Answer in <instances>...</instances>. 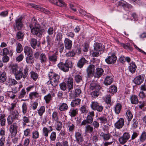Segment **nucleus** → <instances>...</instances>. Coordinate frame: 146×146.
Wrapping results in <instances>:
<instances>
[{
  "label": "nucleus",
  "mask_w": 146,
  "mask_h": 146,
  "mask_svg": "<svg viewBox=\"0 0 146 146\" xmlns=\"http://www.w3.org/2000/svg\"><path fill=\"white\" fill-rule=\"evenodd\" d=\"M68 109V105L66 103H63L60 104L59 107V110L61 111H66Z\"/></svg>",
  "instance_id": "nucleus-35"
},
{
  "label": "nucleus",
  "mask_w": 146,
  "mask_h": 146,
  "mask_svg": "<svg viewBox=\"0 0 146 146\" xmlns=\"http://www.w3.org/2000/svg\"><path fill=\"white\" fill-rule=\"evenodd\" d=\"M116 41L117 43L121 46H122L124 48L128 49L130 50H132L133 48L129 43H127L126 44H125L122 43L120 42L118 40H117Z\"/></svg>",
  "instance_id": "nucleus-33"
},
{
  "label": "nucleus",
  "mask_w": 146,
  "mask_h": 146,
  "mask_svg": "<svg viewBox=\"0 0 146 146\" xmlns=\"http://www.w3.org/2000/svg\"><path fill=\"white\" fill-rule=\"evenodd\" d=\"M65 126L67 129L68 131L70 132H72L74 131L75 128L74 124L71 121L66 122L65 123Z\"/></svg>",
  "instance_id": "nucleus-11"
},
{
  "label": "nucleus",
  "mask_w": 146,
  "mask_h": 146,
  "mask_svg": "<svg viewBox=\"0 0 146 146\" xmlns=\"http://www.w3.org/2000/svg\"><path fill=\"white\" fill-rule=\"evenodd\" d=\"M80 102L81 100L80 99H76L72 101L70 105L72 107H75L79 105L80 103Z\"/></svg>",
  "instance_id": "nucleus-38"
},
{
  "label": "nucleus",
  "mask_w": 146,
  "mask_h": 146,
  "mask_svg": "<svg viewBox=\"0 0 146 146\" xmlns=\"http://www.w3.org/2000/svg\"><path fill=\"white\" fill-rule=\"evenodd\" d=\"M16 103H11L10 106H9L8 108V110L10 112L13 111L14 108L16 107Z\"/></svg>",
  "instance_id": "nucleus-60"
},
{
  "label": "nucleus",
  "mask_w": 146,
  "mask_h": 146,
  "mask_svg": "<svg viewBox=\"0 0 146 146\" xmlns=\"http://www.w3.org/2000/svg\"><path fill=\"white\" fill-rule=\"evenodd\" d=\"M130 99L131 103L132 104H137L139 102L137 96L135 95H132L130 97Z\"/></svg>",
  "instance_id": "nucleus-32"
},
{
  "label": "nucleus",
  "mask_w": 146,
  "mask_h": 146,
  "mask_svg": "<svg viewBox=\"0 0 146 146\" xmlns=\"http://www.w3.org/2000/svg\"><path fill=\"white\" fill-rule=\"evenodd\" d=\"M31 76L33 80L36 81L38 78V76L37 73L34 71H32L30 72Z\"/></svg>",
  "instance_id": "nucleus-54"
},
{
  "label": "nucleus",
  "mask_w": 146,
  "mask_h": 146,
  "mask_svg": "<svg viewBox=\"0 0 146 146\" xmlns=\"http://www.w3.org/2000/svg\"><path fill=\"white\" fill-rule=\"evenodd\" d=\"M62 122L59 121L56 122V129L58 131H60L62 127Z\"/></svg>",
  "instance_id": "nucleus-56"
},
{
  "label": "nucleus",
  "mask_w": 146,
  "mask_h": 146,
  "mask_svg": "<svg viewBox=\"0 0 146 146\" xmlns=\"http://www.w3.org/2000/svg\"><path fill=\"white\" fill-rule=\"evenodd\" d=\"M22 18L19 17L15 20L16 27L18 30H21L22 27V23L21 21Z\"/></svg>",
  "instance_id": "nucleus-17"
},
{
  "label": "nucleus",
  "mask_w": 146,
  "mask_h": 146,
  "mask_svg": "<svg viewBox=\"0 0 146 146\" xmlns=\"http://www.w3.org/2000/svg\"><path fill=\"white\" fill-rule=\"evenodd\" d=\"M99 90H96L92 92L90 94L91 96L94 98L98 97L99 95Z\"/></svg>",
  "instance_id": "nucleus-55"
},
{
  "label": "nucleus",
  "mask_w": 146,
  "mask_h": 146,
  "mask_svg": "<svg viewBox=\"0 0 146 146\" xmlns=\"http://www.w3.org/2000/svg\"><path fill=\"white\" fill-rule=\"evenodd\" d=\"M39 96V94L37 91L31 92L29 94V98L31 100H34L36 98H38Z\"/></svg>",
  "instance_id": "nucleus-21"
},
{
  "label": "nucleus",
  "mask_w": 146,
  "mask_h": 146,
  "mask_svg": "<svg viewBox=\"0 0 146 146\" xmlns=\"http://www.w3.org/2000/svg\"><path fill=\"white\" fill-rule=\"evenodd\" d=\"M100 136L104 141H108L112 137V136L109 133H105L103 132H102L101 133Z\"/></svg>",
  "instance_id": "nucleus-27"
},
{
  "label": "nucleus",
  "mask_w": 146,
  "mask_h": 146,
  "mask_svg": "<svg viewBox=\"0 0 146 146\" xmlns=\"http://www.w3.org/2000/svg\"><path fill=\"white\" fill-rule=\"evenodd\" d=\"M113 80L112 76H108L105 78L104 83L105 85L108 86L110 85L112 83Z\"/></svg>",
  "instance_id": "nucleus-22"
},
{
  "label": "nucleus",
  "mask_w": 146,
  "mask_h": 146,
  "mask_svg": "<svg viewBox=\"0 0 146 146\" xmlns=\"http://www.w3.org/2000/svg\"><path fill=\"white\" fill-rule=\"evenodd\" d=\"M5 117V114L1 113L0 114V123L1 126H3L5 125L6 119Z\"/></svg>",
  "instance_id": "nucleus-36"
},
{
  "label": "nucleus",
  "mask_w": 146,
  "mask_h": 146,
  "mask_svg": "<svg viewBox=\"0 0 146 146\" xmlns=\"http://www.w3.org/2000/svg\"><path fill=\"white\" fill-rule=\"evenodd\" d=\"M7 79L6 74L5 72H2L0 71V83H4Z\"/></svg>",
  "instance_id": "nucleus-34"
},
{
  "label": "nucleus",
  "mask_w": 146,
  "mask_h": 146,
  "mask_svg": "<svg viewBox=\"0 0 146 146\" xmlns=\"http://www.w3.org/2000/svg\"><path fill=\"white\" fill-rule=\"evenodd\" d=\"M58 47L59 49V51L60 53H61L64 48V45L63 43L62 42H58Z\"/></svg>",
  "instance_id": "nucleus-61"
},
{
  "label": "nucleus",
  "mask_w": 146,
  "mask_h": 146,
  "mask_svg": "<svg viewBox=\"0 0 146 146\" xmlns=\"http://www.w3.org/2000/svg\"><path fill=\"white\" fill-rule=\"evenodd\" d=\"M24 52L26 55L27 56L32 55L33 54L32 49L29 46H26L24 48Z\"/></svg>",
  "instance_id": "nucleus-25"
},
{
  "label": "nucleus",
  "mask_w": 146,
  "mask_h": 146,
  "mask_svg": "<svg viewBox=\"0 0 146 146\" xmlns=\"http://www.w3.org/2000/svg\"><path fill=\"white\" fill-rule=\"evenodd\" d=\"M146 139V133L145 131H143L139 137V140L141 142H143Z\"/></svg>",
  "instance_id": "nucleus-58"
},
{
  "label": "nucleus",
  "mask_w": 146,
  "mask_h": 146,
  "mask_svg": "<svg viewBox=\"0 0 146 146\" xmlns=\"http://www.w3.org/2000/svg\"><path fill=\"white\" fill-rule=\"evenodd\" d=\"M32 138L34 139L38 138L39 137V133L38 131H35L32 133Z\"/></svg>",
  "instance_id": "nucleus-57"
},
{
  "label": "nucleus",
  "mask_w": 146,
  "mask_h": 146,
  "mask_svg": "<svg viewBox=\"0 0 146 146\" xmlns=\"http://www.w3.org/2000/svg\"><path fill=\"white\" fill-rule=\"evenodd\" d=\"M94 49L96 51H100L104 49V47L102 44L97 42L94 45Z\"/></svg>",
  "instance_id": "nucleus-20"
},
{
  "label": "nucleus",
  "mask_w": 146,
  "mask_h": 146,
  "mask_svg": "<svg viewBox=\"0 0 146 146\" xmlns=\"http://www.w3.org/2000/svg\"><path fill=\"white\" fill-rule=\"evenodd\" d=\"M78 110L77 108H71L68 112L69 115L71 117H74L78 113Z\"/></svg>",
  "instance_id": "nucleus-26"
},
{
  "label": "nucleus",
  "mask_w": 146,
  "mask_h": 146,
  "mask_svg": "<svg viewBox=\"0 0 146 146\" xmlns=\"http://www.w3.org/2000/svg\"><path fill=\"white\" fill-rule=\"evenodd\" d=\"M108 91L113 94L117 91V87L115 85H111L110 87L108 89Z\"/></svg>",
  "instance_id": "nucleus-40"
},
{
  "label": "nucleus",
  "mask_w": 146,
  "mask_h": 146,
  "mask_svg": "<svg viewBox=\"0 0 146 146\" xmlns=\"http://www.w3.org/2000/svg\"><path fill=\"white\" fill-rule=\"evenodd\" d=\"M30 42L31 47L34 49L35 48L37 44L36 39L34 38H32L31 39Z\"/></svg>",
  "instance_id": "nucleus-50"
},
{
  "label": "nucleus",
  "mask_w": 146,
  "mask_h": 146,
  "mask_svg": "<svg viewBox=\"0 0 146 146\" xmlns=\"http://www.w3.org/2000/svg\"><path fill=\"white\" fill-rule=\"evenodd\" d=\"M75 141L78 144H81L84 141L83 136L82 133L79 132H76L75 133Z\"/></svg>",
  "instance_id": "nucleus-10"
},
{
  "label": "nucleus",
  "mask_w": 146,
  "mask_h": 146,
  "mask_svg": "<svg viewBox=\"0 0 146 146\" xmlns=\"http://www.w3.org/2000/svg\"><path fill=\"white\" fill-rule=\"evenodd\" d=\"M97 119L99 120L102 123L105 124L108 121L107 117L106 115L98 117Z\"/></svg>",
  "instance_id": "nucleus-46"
},
{
  "label": "nucleus",
  "mask_w": 146,
  "mask_h": 146,
  "mask_svg": "<svg viewBox=\"0 0 146 146\" xmlns=\"http://www.w3.org/2000/svg\"><path fill=\"white\" fill-rule=\"evenodd\" d=\"M144 80V75H140L136 77L134 79V82L136 84L140 85L142 83Z\"/></svg>",
  "instance_id": "nucleus-15"
},
{
  "label": "nucleus",
  "mask_w": 146,
  "mask_h": 146,
  "mask_svg": "<svg viewBox=\"0 0 146 146\" xmlns=\"http://www.w3.org/2000/svg\"><path fill=\"white\" fill-rule=\"evenodd\" d=\"M8 96L11 99L13 100L15 98L16 95L13 92L9 91L8 92Z\"/></svg>",
  "instance_id": "nucleus-64"
},
{
  "label": "nucleus",
  "mask_w": 146,
  "mask_h": 146,
  "mask_svg": "<svg viewBox=\"0 0 146 146\" xmlns=\"http://www.w3.org/2000/svg\"><path fill=\"white\" fill-rule=\"evenodd\" d=\"M80 110L81 111L82 113H86L88 112L87 106L85 105L81 106L80 108Z\"/></svg>",
  "instance_id": "nucleus-52"
},
{
  "label": "nucleus",
  "mask_w": 146,
  "mask_h": 146,
  "mask_svg": "<svg viewBox=\"0 0 146 146\" xmlns=\"http://www.w3.org/2000/svg\"><path fill=\"white\" fill-rule=\"evenodd\" d=\"M109 56L106 59V62L109 64H113L115 63L117 59V57L114 53H110L108 54Z\"/></svg>",
  "instance_id": "nucleus-7"
},
{
  "label": "nucleus",
  "mask_w": 146,
  "mask_h": 146,
  "mask_svg": "<svg viewBox=\"0 0 146 146\" xmlns=\"http://www.w3.org/2000/svg\"><path fill=\"white\" fill-rule=\"evenodd\" d=\"M58 51H56L55 53L48 56V59L49 61L52 62H55L57 61V55H58Z\"/></svg>",
  "instance_id": "nucleus-24"
},
{
  "label": "nucleus",
  "mask_w": 146,
  "mask_h": 146,
  "mask_svg": "<svg viewBox=\"0 0 146 146\" xmlns=\"http://www.w3.org/2000/svg\"><path fill=\"white\" fill-rule=\"evenodd\" d=\"M48 76L49 79L52 81L53 87L57 86L60 78V76L54 72H50L48 74Z\"/></svg>",
  "instance_id": "nucleus-4"
},
{
  "label": "nucleus",
  "mask_w": 146,
  "mask_h": 146,
  "mask_svg": "<svg viewBox=\"0 0 146 146\" xmlns=\"http://www.w3.org/2000/svg\"><path fill=\"white\" fill-rule=\"evenodd\" d=\"M90 89L91 90H100L101 89V87L95 81H92L90 84Z\"/></svg>",
  "instance_id": "nucleus-14"
},
{
  "label": "nucleus",
  "mask_w": 146,
  "mask_h": 146,
  "mask_svg": "<svg viewBox=\"0 0 146 146\" xmlns=\"http://www.w3.org/2000/svg\"><path fill=\"white\" fill-rule=\"evenodd\" d=\"M45 111V108L44 106H41L40 108L37 110L38 114L39 116L41 117H42Z\"/></svg>",
  "instance_id": "nucleus-45"
},
{
  "label": "nucleus",
  "mask_w": 146,
  "mask_h": 146,
  "mask_svg": "<svg viewBox=\"0 0 146 146\" xmlns=\"http://www.w3.org/2000/svg\"><path fill=\"white\" fill-rule=\"evenodd\" d=\"M90 107L93 110L97 111L99 112H101L103 109V107L100 105V103L96 101L92 102Z\"/></svg>",
  "instance_id": "nucleus-6"
},
{
  "label": "nucleus",
  "mask_w": 146,
  "mask_h": 146,
  "mask_svg": "<svg viewBox=\"0 0 146 146\" xmlns=\"http://www.w3.org/2000/svg\"><path fill=\"white\" fill-rule=\"evenodd\" d=\"M53 96V95L50 93L44 96V99L46 104H48L52 100Z\"/></svg>",
  "instance_id": "nucleus-31"
},
{
  "label": "nucleus",
  "mask_w": 146,
  "mask_h": 146,
  "mask_svg": "<svg viewBox=\"0 0 146 146\" xmlns=\"http://www.w3.org/2000/svg\"><path fill=\"white\" fill-rule=\"evenodd\" d=\"M124 120L122 118H120L115 123L114 126L115 128L118 129L121 128L124 125Z\"/></svg>",
  "instance_id": "nucleus-13"
},
{
  "label": "nucleus",
  "mask_w": 146,
  "mask_h": 146,
  "mask_svg": "<svg viewBox=\"0 0 146 146\" xmlns=\"http://www.w3.org/2000/svg\"><path fill=\"white\" fill-rule=\"evenodd\" d=\"M117 6H122L123 7H126L128 8H130L131 7V5L126 2L123 0H121L117 3Z\"/></svg>",
  "instance_id": "nucleus-28"
},
{
  "label": "nucleus",
  "mask_w": 146,
  "mask_h": 146,
  "mask_svg": "<svg viewBox=\"0 0 146 146\" xmlns=\"http://www.w3.org/2000/svg\"><path fill=\"white\" fill-rule=\"evenodd\" d=\"M95 66L93 64L89 65L87 70V76L88 78H92L94 76Z\"/></svg>",
  "instance_id": "nucleus-8"
},
{
  "label": "nucleus",
  "mask_w": 146,
  "mask_h": 146,
  "mask_svg": "<svg viewBox=\"0 0 146 146\" xmlns=\"http://www.w3.org/2000/svg\"><path fill=\"white\" fill-rule=\"evenodd\" d=\"M125 116L128 122V124L129 125L133 117V115L131 111L129 110H128L126 112Z\"/></svg>",
  "instance_id": "nucleus-23"
},
{
  "label": "nucleus",
  "mask_w": 146,
  "mask_h": 146,
  "mask_svg": "<svg viewBox=\"0 0 146 146\" xmlns=\"http://www.w3.org/2000/svg\"><path fill=\"white\" fill-rule=\"evenodd\" d=\"M65 47L66 49L70 50L72 46V41L69 39L66 38L64 40Z\"/></svg>",
  "instance_id": "nucleus-16"
},
{
  "label": "nucleus",
  "mask_w": 146,
  "mask_h": 146,
  "mask_svg": "<svg viewBox=\"0 0 146 146\" xmlns=\"http://www.w3.org/2000/svg\"><path fill=\"white\" fill-rule=\"evenodd\" d=\"M9 127V130L11 135L14 136H15L17 133L18 126L16 122L12 123Z\"/></svg>",
  "instance_id": "nucleus-9"
},
{
  "label": "nucleus",
  "mask_w": 146,
  "mask_h": 146,
  "mask_svg": "<svg viewBox=\"0 0 146 146\" xmlns=\"http://www.w3.org/2000/svg\"><path fill=\"white\" fill-rule=\"evenodd\" d=\"M104 70L101 68H96L93 76L95 78H99L104 73Z\"/></svg>",
  "instance_id": "nucleus-12"
},
{
  "label": "nucleus",
  "mask_w": 146,
  "mask_h": 146,
  "mask_svg": "<svg viewBox=\"0 0 146 146\" xmlns=\"http://www.w3.org/2000/svg\"><path fill=\"white\" fill-rule=\"evenodd\" d=\"M57 66L60 69L65 72H66L69 71L70 68L72 67V62L71 61L67 60L65 63L60 62Z\"/></svg>",
  "instance_id": "nucleus-3"
},
{
  "label": "nucleus",
  "mask_w": 146,
  "mask_h": 146,
  "mask_svg": "<svg viewBox=\"0 0 146 146\" xmlns=\"http://www.w3.org/2000/svg\"><path fill=\"white\" fill-rule=\"evenodd\" d=\"M137 68V66L135 63L134 62H131L129 64V69L130 72L132 73H134L135 72Z\"/></svg>",
  "instance_id": "nucleus-30"
},
{
  "label": "nucleus",
  "mask_w": 146,
  "mask_h": 146,
  "mask_svg": "<svg viewBox=\"0 0 146 146\" xmlns=\"http://www.w3.org/2000/svg\"><path fill=\"white\" fill-rule=\"evenodd\" d=\"M23 50L22 46L19 43L17 44L16 50L17 52L20 53Z\"/></svg>",
  "instance_id": "nucleus-59"
},
{
  "label": "nucleus",
  "mask_w": 146,
  "mask_h": 146,
  "mask_svg": "<svg viewBox=\"0 0 146 146\" xmlns=\"http://www.w3.org/2000/svg\"><path fill=\"white\" fill-rule=\"evenodd\" d=\"M119 141L120 143L122 145L125 144L127 141L123 136L119 138Z\"/></svg>",
  "instance_id": "nucleus-63"
},
{
  "label": "nucleus",
  "mask_w": 146,
  "mask_h": 146,
  "mask_svg": "<svg viewBox=\"0 0 146 146\" xmlns=\"http://www.w3.org/2000/svg\"><path fill=\"white\" fill-rule=\"evenodd\" d=\"M13 51L10 50L7 48H5L3 50V55H9L10 56H12L13 54Z\"/></svg>",
  "instance_id": "nucleus-39"
},
{
  "label": "nucleus",
  "mask_w": 146,
  "mask_h": 146,
  "mask_svg": "<svg viewBox=\"0 0 146 146\" xmlns=\"http://www.w3.org/2000/svg\"><path fill=\"white\" fill-rule=\"evenodd\" d=\"M10 112L11 115H9L7 119L8 125L11 124L15 120L19 119V113L17 110H15Z\"/></svg>",
  "instance_id": "nucleus-5"
},
{
  "label": "nucleus",
  "mask_w": 146,
  "mask_h": 146,
  "mask_svg": "<svg viewBox=\"0 0 146 146\" xmlns=\"http://www.w3.org/2000/svg\"><path fill=\"white\" fill-rule=\"evenodd\" d=\"M32 130L31 129L28 128L24 131V135L25 137L31 136Z\"/></svg>",
  "instance_id": "nucleus-49"
},
{
  "label": "nucleus",
  "mask_w": 146,
  "mask_h": 146,
  "mask_svg": "<svg viewBox=\"0 0 146 146\" xmlns=\"http://www.w3.org/2000/svg\"><path fill=\"white\" fill-rule=\"evenodd\" d=\"M27 63L29 64H32L34 63V59L32 55L28 56L26 58Z\"/></svg>",
  "instance_id": "nucleus-47"
},
{
  "label": "nucleus",
  "mask_w": 146,
  "mask_h": 146,
  "mask_svg": "<svg viewBox=\"0 0 146 146\" xmlns=\"http://www.w3.org/2000/svg\"><path fill=\"white\" fill-rule=\"evenodd\" d=\"M27 26L29 27L31 29V33L36 36L40 37L42 35L40 31V26L37 24V20L34 18L29 20L27 23Z\"/></svg>",
  "instance_id": "nucleus-2"
},
{
  "label": "nucleus",
  "mask_w": 146,
  "mask_h": 146,
  "mask_svg": "<svg viewBox=\"0 0 146 146\" xmlns=\"http://www.w3.org/2000/svg\"><path fill=\"white\" fill-rule=\"evenodd\" d=\"M56 138V133L54 131L52 132L50 134V138L52 141H55Z\"/></svg>",
  "instance_id": "nucleus-62"
},
{
  "label": "nucleus",
  "mask_w": 146,
  "mask_h": 146,
  "mask_svg": "<svg viewBox=\"0 0 146 146\" xmlns=\"http://www.w3.org/2000/svg\"><path fill=\"white\" fill-rule=\"evenodd\" d=\"M88 61L86 60L84 57H82L78 61L77 63V66L80 68L83 67L84 65Z\"/></svg>",
  "instance_id": "nucleus-18"
},
{
  "label": "nucleus",
  "mask_w": 146,
  "mask_h": 146,
  "mask_svg": "<svg viewBox=\"0 0 146 146\" xmlns=\"http://www.w3.org/2000/svg\"><path fill=\"white\" fill-rule=\"evenodd\" d=\"M30 116L27 117L26 116H23L22 120L23 121L22 124L24 126H25L26 123H29L30 122Z\"/></svg>",
  "instance_id": "nucleus-43"
},
{
  "label": "nucleus",
  "mask_w": 146,
  "mask_h": 146,
  "mask_svg": "<svg viewBox=\"0 0 146 146\" xmlns=\"http://www.w3.org/2000/svg\"><path fill=\"white\" fill-rule=\"evenodd\" d=\"M26 95V92L24 88H23L20 91L18 96V98L21 99L23 98Z\"/></svg>",
  "instance_id": "nucleus-53"
},
{
  "label": "nucleus",
  "mask_w": 146,
  "mask_h": 146,
  "mask_svg": "<svg viewBox=\"0 0 146 146\" xmlns=\"http://www.w3.org/2000/svg\"><path fill=\"white\" fill-rule=\"evenodd\" d=\"M21 110L23 113L25 115L27 111V107L26 103H23L21 106Z\"/></svg>",
  "instance_id": "nucleus-48"
},
{
  "label": "nucleus",
  "mask_w": 146,
  "mask_h": 146,
  "mask_svg": "<svg viewBox=\"0 0 146 146\" xmlns=\"http://www.w3.org/2000/svg\"><path fill=\"white\" fill-rule=\"evenodd\" d=\"M137 120V119L134 118L131 121V127L133 129H136L138 127L139 123Z\"/></svg>",
  "instance_id": "nucleus-44"
},
{
  "label": "nucleus",
  "mask_w": 146,
  "mask_h": 146,
  "mask_svg": "<svg viewBox=\"0 0 146 146\" xmlns=\"http://www.w3.org/2000/svg\"><path fill=\"white\" fill-rule=\"evenodd\" d=\"M122 108V105L120 103H117L114 107V111L115 113L118 114L120 112Z\"/></svg>",
  "instance_id": "nucleus-42"
},
{
  "label": "nucleus",
  "mask_w": 146,
  "mask_h": 146,
  "mask_svg": "<svg viewBox=\"0 0 146 146\" xmlns=\"http://www.w3.org/2000/svg\"><path fill=\"white\" fill-rule=\"evenodd\" d=\"M24 33L22 31H19L16 34V38L17 40L22 41L23 39Z\"/></svg>",
  "instance_id": "nucleus-41"
},
{
  "label": "nucleus",
  "mask_w": 146,
  "mask_h": 146,
  "mask_svg": "<svg viewBox=\"0 0 146 146\" xmlns=\"http://www.w3.org/2000/svg\"><path fill=\"white\" fill-rule=\"evenodd\" d=\"M74 80L75 82L77 84L81 82L83 80L82 76L79 74H76L74 75Z\"/></svg>",
  "instance_id": "nucleus-37"
},
{
  "label": "nucleus",
  "mask_w": 146,
  "mask_h": 146,
  "mask_svg": "<svg viewBox=\"0 0 146 146\" xmlns=\"http://www.w3.org/2000/svg\"><path fill=\"white\" fill-rule=\"evenodd\" d=\"M73 79L70 76L68 78L67 83L69 91L73 89Z\"/></svg>",
  "instance_id": "nucleus-19"
},
{
  "label": "nucleus",
  "mask_w": 146,
  "mask_h": 146,
  "mask_svg": "<svg viewBox=\"0 0 146 146\" xmlns=\"http://www.w3.org/2000/svg\"><path fill=\"white\" fill-rule=\"evenodd\" d=\"M10 72L15 76L16 79L20 80L22 78L25 79L27 76L29 68L26 66L24 68L22 67H18L16 64H13L10 66Z\"/></svg>",
  "instance_id": "nucleus-1"
},
{
  "label": "nucleus",
  "mask_w": 146,
  "mask_h": 146,
  "mask_svg": "<svg viewBox=\"0 0 146 146\" xmlns=\"http://www.w3.org/2000/svg\"><path fill=\"white\" fill-rule=\"evenodd\" d=\"M42 135L46 138L48 135L49 131L47 127H44L42 129Z\"/></svg>",
  "instance_id": "nucleus-51"
},
{
  "label": "nucleus",
  "mask_w": 146,
  "mask_h": 146,
  "mask_svg": "<svg viewBox=\"0 0 146 146\" xmlns=\"http://www.w3.org/2000/svg\"><path fill=\"white\" fill-rule=\"evenodd\" d=\"M39 59L40 62L42 64L45 63L47 61V57L44 53H42L40 54L39 57Z\"/></svg>",
  "instance_id": "nucleus-29"
}]
</instances>
